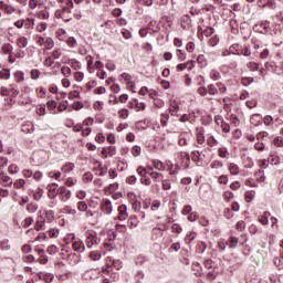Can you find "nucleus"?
<instances>
[{
  "mask_svg": "<svg viewBox=\"0 0 283 283\" xmlns=\"http://www.w3.org/2000/svg\"><path fill=\"white\" fill-rule=\"evenodd\" d=\"M85 244L87 249H96L101 244V239L96 235V232L86 233Z\"/></svg>",
  "mask_w": 283,
  "mask_h": 283,
  "instance_id": "1",
  "label": "nucleus"
},
{
  "mask_svg": "<svg viewBox=\"0 0 283 283\" xmlns=\"http://www.w3.org/2000/svg\"><path fill=\"white\" fill-rule=\"evenodd\" d=\"M71 238L73 240L72 249L73 251H76L77 253H84L85 252V243L81 239H76L75 234H71Z\"/></svg>",
  "mask_w": 283,
  "mask_h": 283,
  "instance_id": "2",
  "label": "nucleus"
},
{
  "mask_svg": "<svg viewBox=\"0 0 283 283\" xmlns=\"http://www.w3.org/2000/svg\"><path fill=\"white\" fill-rule=\"evenodd\" d=\"M36 43L46 50H52V48H54V40L52 38L38 36Z\"/></svg>",
  "mask_w": 283,
  "mask_h": 283,
  "instance_id": "3",
  "label": "nucleus"
},
{
  "mask_svg": "<svg viewBox=\"0 0 283 283\" xmlns=\"http://www.w3.org/2000/svg\"><path fill=\"white\" fill-rule=\"evenodd\" d=\"M101 209L103 213H105L106 216H111L112 211H114V206H112V200L104 199L101 203Z\"/></svg>",
  "mask_w": 283,
  "mask_h": 283,
  "instance_id": "4",
  "label": "nucleus"
},
{
  "mask_svg": "<svg viewBox=\"0 0 283 283\" xmlns=\"http://www.w3.org/2000/svg\"><path fill=\"white\" fill-rule=\"evenodd\" d=\"M128 107L130 109H135V112H145V107L147 106L145 105V103L138 102V99H133L128 103Z\"/></svg>",
  "mask_w": 283,
  "mask_h": 283,
  "instance_id": "5",
  "label": "nucleus"
},
{
  "mask_svg": "<svg viewBox=\"0 0 283 283\" xmlns=\"http://www.w3.org/2000/svg\"><path fill=\"white\" fill-rule=\"evenodd\" d=\"M59 195H60V200H62V202H67V200L72 198V191L65 188V186L60 187Z\"/></svg>",
  "mask_w": 283,
  "mask_h": 283,
  "instance_id": "6",
  "label": "nucleus"
},
{
  "mask_svg": "<svg viewBox=\"0 0 283 283\" xmlns=\"http://www.w3.org/2000/svg\"><path fill=\"white\" fill-rule=\"evenodd\" d=\"M46 189H48L49 198L54 199L56 198V196H59V191H60L59 185L50 184L46 186Z\"/></svg>",
  "mask_w": 283,
  "mask_h": 283,
  "instance_id": "7",
  "label": "nucleus"
},
{
  "mask_svg": "<svg viewBox=\"0 0 283 283\" xmlns=\"http://www.w3.org/2000/svg\"><path fill=\"white\" fill-rule=\"evenodd\" d=\"M57 17L63 21H72V10L62 8L61 11H56Z\"/></svg>",
  "mask_w": 283,
  "mask_h": 283,
  "instance_id": "8",
  "label": "nucleus"
},
{
  "mask_svg": "<svg viewBox=\"0 0 283 283\" xmlns=\"http://www.w3.org/2000/svg\"><path fill=\"white\" fill-rule=\"evenodd\" d=\"M0 10H2V12H4L6 14H14V12H17V8L3 1H0Z\"/></svg>",
  "mask_w": 283,
  "mask_h": 283,
  "instance_id": "9",
  "label": "nucleus"
},
{
  "mask_svg": "<svg viewBox=\"0 0 283 283\" xmlns=\"http://www.w3.org/2000/svg\"><path fill=\"white\" fill-rule=\"evenodd\" d=\"M66 260H67L70 266H76V264H78V262H81V255L76 254V253H70V254H67Z\"/></svg>",
  "mask_w": 283,
  "mask_h": 283,
  "instance_id": "10",
  "label": "nucleus"
},
{
  "mask_svg": "<svg viewBox=\"0 0 283 283\" xmlns=\"http://www.w3.org/2000/svg\"><path fill=\"white\" fill-rule=\"evenodd\" d=\"M21 132L23 134H34V124L32 122H24L21 125Z\"/></svg>",
  "mask_w": 283,
  "mask_h": 283,
  "instance_id": "11",
  "label": "nucleus"
},
{
  "mask_svg": "<svg viewBox=\"0 0 283 283\" xmlns=\"http://www.w3.org/2000/svg\"><path fill=\"white\" fill-rule=\"evenodd\" d=\"M118 211V220L123 221V220H127V218L129 217V214L127 213V206L126 205H120L117 209Z\"/></svg>",
  "mask_w": 283,
  "mask_h": 283,
  "instance_id": "12",
  "label": "nucleus"
},
{
  "mask_svg": "<svg viewBox=\"0 0 283 283\" xmlns=\"http://www.w3.org/2000/svg\"><path fill=\"white\" fill-rule=\"evenodd\" d=\"M196 138L198 145H205V128L200 127L196 130Z\"/></svg>",
  "mask_w": 283,
  "mask_h": 283,
  "instance_id": "13",
  "label": "nucleus"
},
{
  "mask_svg": "<svg viewBox=\"0 0 283 283\" xmlns=\"http://www.w3.org/2000/svg\"><path fill=\"white\" fill-rule=\"evenodd\" d=\"M179 158L185 163V168H189V165L191 163V156H189V153L181 151L179 153Z\"/></svg>",
  "mask_w": 283,
  "mask_h": 283,
  "instance_id": "14",
  "label": "nucleus"
},
{
  "mask_svg": "<svg viewBox=\"0 0 283 283\" xmlns=\"http://www.w3.org/2000/svg\"><path fill=\"white\" fill-rule=\"evenodd\" d=\"M228 170L231 176H238L240 174V166L235 163H230L228 166Z\"/></svg>",
  "mask_w": 283,
  "mask_h": 283,
  "instance_id": "15",
  "label": "nucleus"
},
{
  "mask_svg": "<svg viewBox=\"0 0 283 283\" xmlns=\"http://www.w3.org/2000/svg\"><path fill=\"white\" fill-rule=\"evenodd\" d=\"M153 167L157 169V171H165L167 169V166H165V163L158 159L153 160Z\"/></svg>",
  "mask_w": 283,
  "mask_h": 283,
  "instance_id": "16",
  "label": "nucleus"
},
{
  "mask_svg": "<svg viewBox=\"0 0 283 283\" xmlns=\"http://www.w3.org/2000/svg\"><path fill=\"white\" fill-rule=\"evenodd\" d=\"M108 260L113 266V269H116V271H120L123 269V262L118 259H112V256H108Z\"/></svg>",
  "mask_w": 283,
  "mask_h": 283,
  "instance_id": "17",
  "label": "nucleus"
},
{
  "mask_svg": "<svg viewBox=\"0 0 283 283\" xmlns=\"http://www.w3.org/2000/svg\"><path fill=\"white\" fill-rule=\"evenodd\" d=\"M188 138H189V133H181V134L179 135L178 145H179L180 147L187 146V140H188Z\"/></svg>",
  "mask_w": 283,
  "mask_h": 283,
  "instance_id": "18",
  "label": "nucleus"
},
{
  "mask_svg": "<svg viewBox=\"0 0 283 283\" xmlns=\"http://www.w3.org/2000/svg\"><path fill=\"white\" fill-rule=\"evenodd\" d=\"M148 176H150V178L155 182H160V180H163V178H165L161 172H156V171H149Z\"/></svg>",
  "mask_w": 283,
  "mask_h": 283,
  "instance_id": "19",
  "label": "nucleus"
},
{
  "mask_svg": "<svg viewBox=\"0 0 283 283\" xmlns=\"http://www.w3.org/2000/svg\"><path fill=\"white\" fill-rule=\"evenodd\" d=\"M192 271H195L196 277H200V275H202V266H200V263L193 262L192 263Z\"/></svg>",
  "mask_w": 283,
  "mask_h": 283,
  "instance_id": "20",
  "label": "nucleus"
},
{
  "mask_svg": "<svg viewBox=\"0 0 283 283\" xmlns=\"http://www.w3.org/2000/svg\"><path fill=\"white\" fill-rule=\"evenodd\" d=\"M23 28H25V30H32L34 28V19H23Z\"/></svg>",
  "mask_w": 283,
  "mask_h": 283,
  "instance_id": "21",
  "label": "nucleus"
},
{
  "mask_svg": "<svg viewBox=\"0 0 283 283\" xmlns=\"http://www.w3.org/2000/svg\"><path fill=\"white\" fill-rule=\"evenodd\" d=\"M260 120H262V115H260V114H253L250 118V123L252 125H254L255 127H258V125H260Z\"/></svg>",
  "mask_w": 283,
  "mask_h": 283,
  "instance_id": "22",
  "label": "nucleus"
},
{
  "mask_svg": "<svg viewBox=\"0 0 283 283\" xmlns=\"http://www.w3.org/2000/svg\"><path fill=\"white\" fill-rule=\"evenodd\" d=\"M74 163H66L65 165L62 166V171L64 174H70V171H74Z\"/></svg>",
  "mask_w": 283,
  "mask_h": 283,
  "instance_id": "23",
  "label": "nucleus"
},
{
  "mask_svg": "<svg viewBox=\"0 0 283 283\" xmlns=\"http://www.w3.org/2000/svg\"><path fill=\"white\" fill-rule=\"evenodd\" d=\"M195 120H196V117H193V115H189V114H184L180 117L181 123H193Z\"/></svg>",
  "mask_w": 283,
  "mask_h": 283,
  "instance_id": "24",
  "label": "nucleus"
},
{
  "mask_svg": "<svg viewBox=\"0 0 283 283\" xmlns=\"http://www.w3.org/2000/svg\"><path fill=\"white\" fill-rule=\"evenodd\" d=\"M90 258H91V260H93V262H98V260H101V258H102L101 251H97V250L91 251Z\"/></svg>",
  "mask_w": 283,
  "mask_h": 283,
  "instance_id": "25",
  "label": "nucleus"
},
{
  "mask_svg": "<svg viewBox=\"0 0 283 283\" xmlns=\"http://www.w3.org/2000/svg\"><path fill=\"white\" fill-rule=\"evenodd\" d=\"M38 19L48 21V19H50V11H48L46 9L41 10L40 12H38Z\"/></svg>",
  "mask_w": 283,
  "mask_h": 283,
  "instance_id": "26",
  "label": "nucleus"
},
{
  "mask_svg": "<svg viewBox=\"0 0 283 283\" xmlns=\"http://www.w3.org/2000/svg\"><path fill=\"white\" fill-rule=\"evenodd\" d=\"M207 144L209 147H216L218 145V139L213 135H208Z\"/></svg>",
  "mask_w": 283,
  "mask_h": 283,
  "instance_id": "27",
  "label": "nucleus"
},
{
  "mask_svg": "<svg viewBox=\"0 0 283 283\" xmlns=\"http://www.w3.org/2000/svg\"><path fill=\"white\" fill-rule=\"evenodd\" d=\"M12 44H10V43H8V44H4V45H2V48H1V51H2V54H13V52H12Z\"/></svg>",
  "mask_w": 283,
  "mask_h": 283,
  "instance_id": "28",
  "label": "nucleus"
},
{
  "mask_svg": "<svg viewBox=\"0 0 283 283\" xmlns=\"http://www.w3.org/2000/svg\"><path fill=\"white\" fill-rule=\"evenodd\" d=\"M227 244L230 249H235V247H238V238L230 237V239L227 241Z\"/></svg>",
  "mask_w": 283,
  "mask_h": 283,
  "instance_id": "29",
  "label": "nucleus"
},
{
  "mask_svg": "<svg viewBox=\"0 0 283 283\" xmlns=\"http://www.w3.org/2000/svg\"><path fill=\"white\" fill-rule=\"evenodd\" d=\"M178 109H180V106L178 105V102L172 101V102L170 103V107H169L170 114L175 115L176 112H178Z\"/></svg>",
  "mask_w": 283,
  "mask_h": 283,
  "instance_id": "30",
  "label": "nucleus"
},
{
  "mask_svg": "<svg viewBox=\"0 0 283 283\" xmlns=\"http://www.w3.org/2000/svg\"><path fill=\"white\" fill-rule=\"evenodd\" d=\"M39 209V205L31 202L27 205V211H29V213H36V210Z\"/></svg>",
  "mask_w": 283,
  "mask_h": 283,
  "instance_id": "31",
  "label": "nucleus"
},
{
  "mask_svg": "<svg viewBox=\"0 0 283 283\" xmlns=\"http://www.w3.org/2000/svg\"><path fill=\"white\" fill-rule=\"evenodd\" d=\"M218 155L220 158H229V150L227 147H221L218 149Z\"/></svg>",
  "mask_w": 283,
  "mask_h": 283,
  "instance_id": "32",
  "label": "nucleus"
},
{
  "mask_svg": "<svg viewBox=\"0 0 283 283\" xmlns=\"http://www.w3.org/2000/svg\"><path fill=\"white\" fill-rule=\"evenodd\" d=\"M197 63L199 65V67H207V57H205V55H199L197 57Z\"/></svg>",
  "mask_w": 283,
  "mask_h": 283,
  "instance_id": "33",
  "label": "nucleus"
},
{
  "mask_svg": "<svg viewBox=\"0 0 283 283\" xmlns=\"http://www.w3.org/2000/svg\"><path fill=\"white\" fill-rule=\"evenodd\" d=\"M207 88H208V94H209L210 96H217V94H218V87H216L214 84L208 85Z\"/></svg>",
  "mask_w": 283,
  "mask_h": 283,
  "instance_id": "34",
  "label": "nucleus"
},
{
  "mask_svg": "<svg viewBox=\"0 0 283 283\" xmlns=\"http://www.w3.org/2000/svg\"><path fill=\"white\" fill-rule=\"evenodd\" d=\"M83 182L87 185V182H92L94 180V175L90 171L85 172L82 178Z\"/></svg>",
  "mask_w": 283,
  "mask_h": 283,
  "instance_id": "35",
  "label": "nucleus"
},
{
  "mask_svg": "<svg viewBox=\"0 0 283 283\" xmlns=\"http://www.w3.org/2000/svg\"><path fill=\"white\" fill-rule=\"evenodd\" d=\"M128 224L130 229H134V227H138V218L136 216H130L128 219Z\"/></svg>",
  "mask_w": 283,
  "mask_h": 283,
  "instance_id": "36",
  "label": "nucleus"
},
{
  "mask_svg": "<svg viewBox=\"0 0 283 283\" xmlns=\"http://www.w3.org/2000/svg\"><path fill=\"white\" fill-rule=\"evenodd\" d=\"M10 87H11L9 90L10 95L12 96V98H17V96H19V94H20L19 87H17V85H14V84H12Z\"/></svg>",
  "mask_w": 283,
  "mask_h": 283,
  "instance_id": "37",
  "label": "nucleus"
},
{
  "mask_svg": "<svg viewBox=\"0 0 283 283\" xmlns=\"http://www.w3.org/2000/svg\"><path fill=\"white\" fill-rule=\"evenodd\" d=\"M137 174L140 176V178H143L144 176H149V170L143 166H139L137 168Z\"/></svg>",
  "mask_w": 283,
  "mask_h": 283,
  "instance_id": "38",
  "label": "nucleus"
},
{
  "mask_svg": "<svg viewBox=\"0 0 283 283\" xmlns=\"http://www.w3.org/2000/svg\"><path fill=\"white\" fill-rule=\"evenodd\" d=\"M18 48H28V38L21 36L18 39Z\"/></svg>",
  "mask_w": 283,
  "mask_h": 283,
  "instance_id": "39",
  "label": "nucleus"
},
{
  "mask_svg": "<svg viewBox=\"0 0 283 283\" xmlns=\"http://www.w3.org/2000/svg\"><path fill=\"white\" fill-rule=\"evenodd\" d=\"M205 251H207V243L205 241H200L197 244V252L198 253H205Z\"/></svg>",
  "mask_w": 283,
  "mask_h": 283,
  "instance_id": "40",
  "label": "nucleus"
},
{
  "mask_svg": "<svg viewBox=\"0 0 283 283\" xmlns=\"http://www.w3.org/2000/svg\"><path fill=\"white\" fill-rule=\"evenodd\" d=\"M269 218H271V212H264V214L259 219L261 224H269Z\"/></svg>",
  "mask_w": 283,
  "mask_h": 283,
  "instance_id": "41",
  "label": "nucleus"
},
{
  "mask_svg": "<svg viewBox=\"0 0 283 283\" xmlns=\"http://www.w3.org/2000/svg\"><path fill=\"white\" fill-rule=\"evenodd\" d=\"M160 123H161V127H167L169 123V114H161Z\"/></svg>",
  "mask_w": 283,
  "mask_h": 283,
  "instance_id": "42",
  "label": "nucleus"
},
{
  "mask_svg": "<svg viewBox=\"0 0 283 283\" xmlns=\"http://www.w3.org/2000/svg\"><path fill=\"white\" fill-rule=\"evenodd\" d=\"M268 163L270 165H280V157L275 156V155H271L269 158H268Z\"/></svg>",
  "mask_w": 283,
  "mask_h": 283,
  "instance_id": "43",
  "label": "nucleus"
},
{
  "mask_svg": "<svg viewBox=\"0 0 283 283\" xmlns=\"http://www.w3.org/2000/svg\"><path fill=\"white\" fill-rule=\"evenodd\" d=\"M161 187L164 191H169V189H171V181H169V179H161Z\"/></svg>",
  "mask_w": 283,
  "mask_h": 283,
  "instance_id": "44",
  "label": "nucleus"
},
{
  "mask_svg": "<svg viewBox=\"0 0 283 283\" xmlns=\"http://www.w3.org/2000/svg\"><path fill=\"white\" fill-rule=\"evenodd\" d=\"M61 56H63V50H61V49H55V50L51 53V57H53L54 60L61 59Z\"/></svg>",
  "mask_w": 283,
  "mask_h": 283,
  "instance_id": "45",
  "label": "nucleus"
},
{
  "mask_svg": "<svg viewBox=\"0 0 283 283\" xmlns=\"http://www.w3.org/2000/svg\"><path fill=\"white\" fill-rule=\"evenodd\" d=\"M229 120L233 127H238V125H240V119L234 114L230 115Z\"/></svg>",
  "mask_w": 283,
  "mask_h": 283,
  "instance_id": "46",
  "label": "nucleus"
},
{
  "mask_svg": "<svg viewBox=\"0 0 283 283\" xmlns=\"http://www.w3.org/2000/svg\"><path fill=\"white\" fill-rule=\"evenodd\" d=\"M32 222H34V218L32 217L25 218L22 222L23 229H28L32 224Z\"/></svg>",
  "mask_w": 283,
  "mask_h": 283,
  "instance_id": "47",
  "label": "nucleus"
},
{
  "mask_svg": "<svg viewBox=\"0 0 283 283\" xmlns=\"http://www.w3.org/2000/svg\"><path fill=\"white\" fill-rule=\"evenodd\" d=\"M61 73L67 78L72 75V69H70L69 66H62Z\"/></svg>",
  "mask_w": 283,
  "mask_h": 283,
  "instance_id": "48",
  "label": "nucleus"
},
{
  "mask_svg": "<svg viewBox=\"0 0 283 283\" xmlns=\"http://www.w3.org/2000/svg\"><path fill=\"white\" fill-rule=\"evenodd\" d=\"M9 242H10V240H8V239L0 241V249H2V251H9V249H10Z\"/></svg>",
  "mask_w": 283,
  "mask_h": 283,
  "instance_id": "49",
  "label": "nucleus"
},
{
  "mask_svg": "<svg viewBox=\"0 0 283 283\" xmlns=\"http://www.w3.org/2000/svg\"><path fill=\"white\" fill-rule=\"evenodd\" d=\"M46 253H49V255H56V253H59V248L56 245H50L46 249Z\"/></svg>",
  "mask_w": 283,
  "mask_h": 283,
  "instance_id": "50",
  "label": "nucleus"
},
{
  "mask_svg": "<svg viewBox=\"0 0 283 283\" xmlns=\"http://www.w3.org/2000/svg\"><path fill=\"white\" fill-rule=\"evenodd\" d=\"M210 167L211 169H222V167H224V164H222V161L220 160H214L211 163Z\"/></svg>",
  "mask_w": 283,
  "mask_h": 283,
  "instance_id": "51",
  "label": "nucleus"
},
{
  "mask_svg": "<svg viewBox=\"0 0 283 283\" xmlns=\"http://www.w3.org/2000/svg\"><path fill=\"white\" fill-rule=\"evenodd\" d=\"M210 78H212V81H220L221 78L220 72H218L217 70H212L210 72Z\"/></svg>",
  "mask_w": 283,
  "mask_h": 283,
  "instance_id": "52",
  "label": "nucleus"
},
{
  "mask_svg": "<svg viewBox=\"0 0 283 283\" xmlns=\"http://www.w3.org/2000/svg\"><path fill=\"white\" fill-rule=\"evenodd\" d=\"M161 205L163 203L160 202V200H154L150 206L151 211H158V209H160Z\"/></svg>",
  "mask_w": 283,
  "mask_h": 283,
  "instance_id": "53",
  "label": "nucleus"
},
{
  "mask_svg": "<svg viewBox=\"0 0 283 283\" xmlns=\"http://www.w3.org/2000/svg\"><path fill=\"white\" fill-rule=\"evenodd\" d=\"M118 116H119V118H123V119L128 118L129 117V111L126 109V108H122V109L118 111Z\"/></svg>",
  "mask_w": 283,
  "mask_h": 283,
  "instance_id": "54",
  "label": "nucleus"
},
{
  "mask_svg": "<svg viewBox=\"0 0 283 283\" xmlns=\"http://www.w3.org/2000/svg\"><path fill=\"white\" fill-rule=\"evenodd\" d=\"M77 210H78V211H82V212L87 211V202H85V201H78V202H77Z\"/></svg>",
  "mask_w": 283,
  "mask_h": 283,
  "instance_id": "55",
  "label": "nucleus"
},
{
  "mask_svg": "<svg viewBox=\"0 0 283 283\" xmlns=\"http://www.w3.org/2000/svg\"><path fill=\"white\" fill-rule=\"evenodd\" d=\"M140 184L149 187V185H151V178L145 175L144 177H140Z\"/></svg>",
  "mask_w": 283,
  "mask_h": 283,
  "instance_id": "56",
  "label": "nucleus"
},
{
  "mask_svg": "<svg viewBox=\"0 0 283 283\" xmlns=\"http://www.w3.org/2000/svg\"><path fill=\"white\" fill-rule=\"evenodd\" d=\"M19 166L17 164H11L9 167H8V171L9 174H19Z\"/></svg>",
  "mask_w": 283,
  "mask_h": 283,
  "instance_id": "57",
  "label": "nucleus"
},
{
  "mask_svg": "<svg viewBox=\"0 0 283 283\" xmlns=\"http://www.w3.org/2000/svg\"><path fill=\"white\" fill-rule=\"evenodd\" d=\"M76 182H78V180H76V179H74L72 177H69V178H66L64 185L66 187H74V185H76Z\"/></svg>",
  "mask_w": 283,
  "mask_h": 283,
  "instance_id": "58",
  "label": "nucleus"
},
{
  "mask_svg": "<svg viewBox=\"0 0 283 283\" xmlns=\"http://www.w3.org/2000/svg\"><path fill=\"white\" fill-rule=\"evenodd\" d=\"M0 78L8 81V78H10V70L6 69L0 71Z\"/></svg>",
  "mask_w": 283,
  "mask_h": 283,
  "instance_id": "59",
  "label": "nucleus"
},
{
  "mask_svg": "<svg viewBox=\"0 0 283 283\" xmlns=\"http://www.w3.org/2000/svg\"><path fill=\"white\" fill-rule=\"evenodd\" d=\"M217 87L220 94H227V85H224L222 82L217 83Z\"/></svg>",
  "mask_w": 283,
  "mask_h": 283,
  "instance_id": "60",
  "label": "nucleus"
},
{
  "mask_svg": "<svg viewBox=\"0 0 283 283\" xmlns=\"http://www.w3.org/2000/svg\"><path fill=\"white\" fill-rule=\"evenodd\" d=\"M66 44L69 45V48H76L78 45V42H76V39L74 38H69L66 40Z\"/></svg>",
  "mask_w": 283,
  "mask_h": 283,
  "instance_id": "61",
  "label": "nucleus"
},
{
  "mask_svg": "<svg viewBox=\"0 0 283 283\" xmlns=\"http://www.w3.org/2000/svg\"><path fill=\"white\" fill-rule=\"evenodd\" d=\"M263 123L264 125H266L268 127H271L273 125V117L271 115H266L263 118Z\"/></svg>",
  "mask_w": 283,
  "mask_h": 283,
  "instance_id": "62",
  "label": "nucleus"
},
{
  "mask_svg": "<svg viewBox=\"0 0 283 283\" xmlns=\"http://www.w3.org/2000/svg\"><path fill=\"white\" fill-rule=\"evenodd\" d=\"M229 50L232 54H238L242 49L240 48V44H232Z\"/></svg>",
  "mask_w": 283,
  "mask_h": 283,
  "instance_id": "63",
  "label": "nucleus"
},
{
  "mask_svg": "<svg viewBox=\"0 0 283 283\" xmlns=\"http://www.w3.org/2000/svg\"><path fill=\"white\" fill-rule=\"evenodd\" d=\"M35 114H38V116H45V105H40L35 109Z\"/></svg>",
  "mask_w": 283,
  "mask_h": 283,
  "instance_id": "64",
  "label": "nucleus"
}]
</instances>
